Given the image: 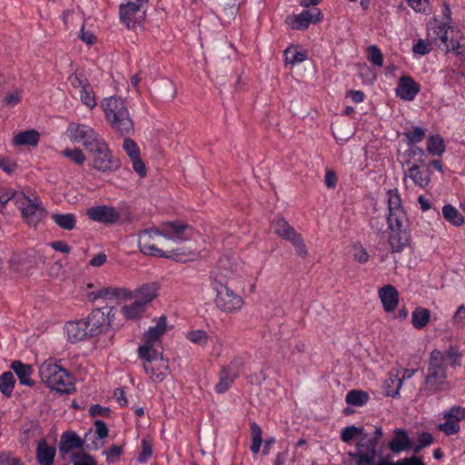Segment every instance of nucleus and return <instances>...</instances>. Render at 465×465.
<instances>
[{
	"label": "nucleus",
	"mask_w": 465,
	"mask_h": 465,
	"mask_svg": "<svg viewBox=\"0 0 465 465\" xmlns=\"http://www.w3.org/2000/svg\"><path fill=\"white\" fill-rule=\"evenodd\" d=\"M156 236H163L173 242L180 243L184 241H193L196 242L201 234L192 226L181 221L167 222L162 223L158 228H149L138 232V245L140 251L146 255L171 258L176 261H187L196 257L199 250L196 246L179 247L173 249L169 253H165L162 249L157 248L152 243V240Z\"/></svg>",
	"instance_id": "f257e3e1"
},
{
	"label": "nucleus",
	"mask_w": 465,
	"mask_h": 465,
	"mask_svg": "<svg viewBox=\"0 0 465 465\" xmlns=\"http://www.w3.org/2000/svg\"><path fill=\"white\" fill-rule=\"evenodd\" d=\"M102 107L106 121L115 133L122 136H129L134 133V122L124 99L115 95L104 98Z\"/></svg>",
	"instance_id": "f03ea898"
},
{
	"label": "nucleus",
	"mask_w": 465,
	"mask_h": 465,
	"mask_svg": "<svg viewBox=\"0 0 465 465\" xmlns=\"http://www.w3.org/2000/svg\"><path fill=\"white\" fill-rule=\"evenodd\" d=\"M212 288L215 292L213 302L219 311L224 313H235L242 308L244 303L242 297L231 289L223 277L214 275Z\"/></svg>",
	"instance_id": "7ed1b4c3"
},
{
	"label": "nucleus",
	"mask_w": 465,
	"mask_h": 465,
	"mask_svg": "<svg viewBox=\"0 0 465 465\" xmlns=\"http://www.w3.org/2000/svg\"><path fill=\"white\" fill-rule=\"evenodd\" d=\"M39 375L42 381L51 390L60 393H70L74 390L73 377L56 363L44 362L39 368Z\"/></svg>",
	"instance_id": "20e7f679"
},
{
	"label": "nucleus",
	"mask_w": 465,
	"mask_h": 465,
	"mask_svg": "<svg viewBox=\"0 0 465 465\" xmlns=\"http://www.w3.org/2000/svg\"><path fill=\"white\" fill-rule=\"evenodd\" d=\"M387 224L390 229L389 243L393 252H401L408 246L410 234L408 218L403 209L389 213Z\"/></svg>",
	"instance_id": "39448f33"
},
{
	"label": "nucleus",
	"mask_w": 465,
	"mask_h": 465,
	"mask_svg": "<svg viewBox=\"0 0 465 465\" xmlns=\"http://www.w3.org/2000/svg\"><path fill=\"white\" fill-rule=\"evenodd\" d=\"M139 357L143 360V368L153 382H161L168 374L167 361L154 348V344L144 343L138 349Z\"/></svg>",
	"instance_id": "423d86ee"
},
{
	"label": "nucleus",
	"mask_w": 465,
	"mask_h": 465,
	"mask_svg": "<svg viewBox=\"0 0 465 465\" xmlns=\"http://www.w3.org/2000/svg\"><path fill=\"white\" fill-rule=\"evenodd\" d=\"M447 385V373L443 353L439 350H433L429 359L425 387L431 393H435L445 390Z\"/></svg>",
	"instance_id": "0eeeda50"
},
{
	"label": "nucleus",
	"mask_w": 465,
	"mask_h": 465,
	"mask_svg": "<svg viewBox=\"0 0 465 465\" xmlns=\"http://www.w3.org/2000/svg\"><path fill=\"white\" fill-rule=\"evenodd\" d=\"M428 36L431 43L447 53L455 51L457 54H460L462 52L460 31L455 28H447L443 24L435 25L428 29Z\"/></svg>",
	"instance_id": "6e6552de"
},
{
	"label": "nucleus",
	"mask_w": 465,
	"mask_h": 465,
	"mask_svg": "<svg viewBox=\"0 0 465 465\" xmlns=\"http://www.w3.org/2000/svg\"><path fill=\"white\" fill-rule=\"evenodd\" d=\"M5 193L15 194L12 199H15L24 219L29 225L36 226V224L45 218V210L38 197L31 199L25 193H16L11 191H5Z\"/></svg>",
	"instance_id": "1a4fd4ad"
},
{
	"label": "nucleus",
	"mask_w": 465,
	"mask_h": 465,
	"mask_svg": "<svg viewBox=\"0 0 465 465\" xmlns=\"http://www.w3.org/2000/svg\"><path fill=\"white\" fill-rule=\"evenodd\" d=\"M272 228L281 238L292 242L298 256L306 258L308 250L300 233L292 227L284 218H277L272 222Z\"/></svg>",
	"instance_id": "9d476101"
},
{
	"label": "nucleus",
	"mask_w": 465,
	"mask_h": 465,
	"mask_svg": "<svg viewBox=\"0 0 465 465\" xmlns=\"http://www.w3.org/2000/svg\"><path fill=\"white\" fill-rule=\"evenodd\" d=\"M94 168L101 172L114 171L119 168L120 162L112 156L105 142L88 151Z\"/></svg>",
	"instance_id": "9b49d317"
},
{
	"label": "nucleus",
	"mask_w": 465,
	"mask_h": 465,
	"mask_svg": "<svg viewBox=\"0 0 465 465\" xmlns=\"http://www.w3.org/2000/svg\"><path fill=\"white\" fill-rule=\"evenodd\" d=\"M68 130L71 134V139L75 142H82L87 152L104 142L92 127L86 124L73 123L70 124Z\"/></svg>",
	"instance_id": "f8f14e48"
},
{
	"label": "nucleus",
	"mask_w": 465,
	"mask_h": 465,
	"mask_svg": "<svg viewBox=\"0 0 465 465\" xmlns=\"http://www.w3.org/2000/svg\"><path fill=\"white\" fill-rule=\"evenodd\" d=\"M242 365V360L236 358L227 366H223L222 368L219 381L215 385V391L217 393H223L231 387L233 381L238 378Z\"/></svg>",
	"instance_id": "ddd939ff"
},
{
	"label": "nucleus",
	"mask_w": 465,
	"mask_h": 465,
	"mask_svg": "<svg viewBox=\"0 0 465 465\" xmlns=\"http://www.w3.org/2000/svg\"><path fill=\"white\" fill-rule=\"evenodd\" d=\"M112 311L113 307H104L94 309L91 312L85 321L90 336H96L108 328L111 323L109 316Z\"/></svg>",
	"instance_id": "4468645a"
},
{
	"label": "nucleus",
	"mask_w": 465,
	"mask_h": 465,
	"mask_svg": "<svg viewBox=\"0 0 465 465\" xmlns=\"http://www.w3.org/2000/svg\"><path fill=\"white\" fill-rule=\"evenodd\" d=\"M86 215L91 221L104 224H114L120 219L117 210L109 205L90 207L86 210Z\"/></svg>",
	"instance_id": "2eb2a0df"
},
{
	"label": "nucleus",
	"mask_w": 465,
	"mask_h": 465,
	"mask_svg": "<svg viewBox=\"0 0 465 465\" xmlns=\"http://www.w3.org/2000/svg\"><path fill=\"white\" fill-rule=\"evenodd\" d=\"M145 10L140 5L126 2L120 5V19L128 27L134 28L135 25L144 20Z\"/></svg>",
	"instance_id": "dca6fc26"
},
{
	"label": "nucleus",
	"mask_w": 465,
	"mask_h": 465,
	"mask_svg": "<svg viewBox=\"0 0 465 465\" xmlns=\"http://www.w3.org/2000/svg\"><path fill=\"white\" fill-rule=\"evenodd\" d=\"M322 18V13L319 8L303 11L298 15H290L286 18V23L292 29L304 30L309 27L311 23H317Z\"/></svg>",
	"instance_id": "f3484780"
},
{
	"label": "nucleus",
	"mask_w": 465,
	"mask_h": 465,
	"mask_svg": "<svg viewBox=\"0 0 465 465\" xmlns=\"http://www.w3.org/2000/svg\"><path fill=\"white\" fill-rule=\"evenodd\" d=\"M377 446L374 440H371L367 435L362 436L357 442L356 450L360 451L365 465H371L375 461L378 456Z\"/></svg>",
	"instance_id": "a211bd4d"
},
{
	"label": "nucleus",
	"mask_w": 465,
	"mask_h": 465,
	"mask_svg": "<svg viewBox=\"0 0 465 465\" xmlns=\"http://www.w3.org/2000/svg\"><path fill=\"white\" fill-rule=\"evenodd\" d=\"M379 297L386 312L395 311L399 303V292L393 285L387 284L381 288Z\"/></svg>",
	"instance_id": "6ab92c4d"
},
{
	"label": "nucleus",
	"mask_w": 465,
	"mask_h": 465,
	"mask_svg": "<svg viewBox=\"0 0 465 465\" xmlns=\"http://www.w3.org/2000/svg\"><path fill=\"white\" fill-rule=\"evenodd\" d=\"M420 91V85L410 76H401L399 80V85L396 94L399 97L411 101Z\"/></svg>",
	"instance_id": "aec40b11"
},
{
	"label": "nucleus",
	"mask_w": 465,
	"mask_h": 465,
	"mask_svg": "<svg viewBox=\"0 0 465 465\" xmlns=\"http://www.w3.org/2000/svg\"><path fill=\"white\" fill-rule=\"evenodd\" d=\"M90 300L94 301L97 299L112 300L120 298H131L132 292L124 288L117 287H104L97 292L88 294Z\"/></svg>",
	"instance_id": "412c9836"
},
{
	"label": "nucleus",
	"mask_w": 465,
	"mask_h": 465,
	"mask_svg": "<svg viewBox=\"0 0 465 465\" xmlns=\"http://www.w3.org/2000/svg\"><path fill=\"white\" fill-rule=\"evenodd\" d=\"M159 285L156 282H148L143 284L132 292V297L147 306L153 300L158 296Z\"/></svg>",
	"instance_id": "4be33fe9"
},
{
	"label": "nucleus",
	"mask_w": 465,
	"mask_h": 465,
	"mask_svg": "<svg viewBox=\"0 0 465 465\" xmlns=\"http://www.w3.org/2000/svg\"><path fill=\"white\" fill-rule=\"evenodd\" d=\"M10 367L15 371L21 384L29 387L35 385V381L32 379L33 368L30 364H25L20 361H14Z\"/></svg>",
	"instance_id": "5701e85b"
},
{
	"label": "nucleus",
	"mask_w": 465,
	"mask_h": 465,
	"mask_svg": "<svg viewBox=\"0 0 465 465\" xmlns=\"http://www.w3.org/2000/svg\"><path fill=\"white\" fill-rule=\"evenodd\" d=\"M407 177L411 178L415 185L425 188L430 182V172L426 170H420L419 165L412 164L405 173L404 181Z\"/></svg>",
	"instance_id": "b1692460"
},
{
	"label": "nucleus",
	"mask_w": 465,
	"mask_h": 465,
	"mask_svg": "<svg viewBox=\"0 0 465 465\" xmlns=\"http://www.w3.org/2000/svg\"><path fill=\"white\" fill-rule=\"evenodd\" d=\"M68 340L71 342L83 341L89 333L85 321L68 322L65 326Z\"/></svg>",
	"instance_id": "393cba45"
},
{
	"label": "nucleus",
	"mask_w": 465,
	"mask_h": 465,
	"mask_svg": "<svg viewBox=\"0 0 465 465\" xmlns=\"http://www.w3.org/2000/svg\"><path fill=\"white\" fill-rule=\"evenodd\" d=\"M411 447V440L407 432L401 429L394 430V435L388 444V448L394 453H399Z\"/></svg>",
	"instance_id": "a878e982"
},
{
	"label": "nucleus",
	"mask_w": 465,
	"mask_h": 465,
	"mask_svg": "<svg viewBox=\"0 0 465 465\" xmlns=\"http://www.w3.org/2000/svg\"><path fill=\"white\" fill-rule=\"evenodd\" d=\"M83 444L84 441L76 433L73 431H66L61 436L59 451L64 455L74 449L81 448Z\"/></svg>",
	"instance_id": "bb28decb"
},
{
	"label": "nucleus",
	"mask_w": 465,
	"mask_h": 465,
	"mask_svg": "<svg viewBox=\"0 0 465 465\" xmlns=\"http://www.w3.org/2000/svg\"><path fill=\"white\" fill-rule=\"evenodd\" d=\"M166 317L161 316L156 325L149 328V330L143 335L144 343L154 344L160 337L166 331Z\"/></svg>",
	"instance_id": "cd10ccee"
},
{
	"label": "nucleus",
	"mask_w": 465,
	"mask_h": 465,
	"mask_svg": "<svg viewBox=\"0 0 465 465\" xmlns=\"http://www.w3.org/2000/svg\"><path fill=\"white\" fill-rule=\"evenodd\" d=\"M55 453V448L48 446L45 440L38 443L36 458L40 465H53Z\"/></svg>",
	"instance_id": "c85d7f7f"
},
{
	"label": "nucleus",
	"mask_w": 465,
	"mask_h": 465,
	"mask_svg": "<svg viewBox=\"0 0 465 465\" xmlns=\"http://www.w3.org/2000/svg\"><path fill=\"white\" fill-rule=\"evenodd\" d=\"M53 222L61 229L72 231L76 225V217L74 213H53Z\"/></svg>",
	"instance_id": "c756f323"
},
{
	"label": "nucleus",
	"mask_w": 465,
	"mask_h": 465,
	"mask_svg": "<svg viewBox=\"0 0 465 465\" xmlns=\"http://www.w3.org/2000/svg\"><path fill=\"white\" fill-rule=\"evenodd\" d=\"M39 133L35 130L20 132L14 138V143L17 145H32L35 146L39 142Z\"/></svg>",
	"instance_id": "7c9ffc66"
},
{
	"label": "nucleus",
	"mask_w": 465,
	"mask_h": 465,
	"mask_svg": "<svg viewBox=\"0 0 465 465\" xmlns=\"http://www.w3.org/2000/svg\"><path fill=\"white\" fill-rule=\"evenodd\" d=\"M430 318V312L428 309L422 307H417L411 315V323L416 329L424 328Z\"/></svg>",
	"instance_id": "2f4dec72"
},
{
	"label": "nucleus",
	"mask_w": 465,
	"mask_h": 465,
	"mask_svg": "<svg viewBox=\"0 0 465 465\" xmlns=\"http://www.w3.org/2000/svg\"><path fill=\"white\" fill-rule=\"evenodd\" d=\"M146 306L141 302L135 301L128 305H124L122 308L124 315L129 320H134L141 317L145 311Z\"/></svg>",
	"instance_id": "473e14b6"
},
{
	"label": "nucleus",
	"mask_w": 465,
	"mask_h": 465,
	"mask_svg": "<svg viewBox=\"0 0 465 465\" xmlns=\"http://www.w3.org/2000/svg\"><path fill=\"white\" fill-rule=\"evenodd\" d=\"M15 379L11 371H5L0 376V391L7 398L12 396Z\"/></svg>",
	"instance_id": "72a5a7b5"
},
{
	"label": "nucleus",
	"mask_w": 465,
	"mask_h": 465,
	"mask_svg": "<svg viewBox=\"0 0 465 465\" xmlns=\"http://www.w3.org/2000/svg\"><path fill=\"white\" fill-rule=\"evenodd\" d=\"M442 215L446 221L456 226H460L464 223V218L461 213L450 204L443 206Z\"/></svg>",
	"instance_id": "f704fd0d"
},
{
	"label": "nucleus",
	"mask_w": 465,
	"mask_h": 465,
	"mask_svg": "<svg viewBox=\"0 0 465 465\" xmlns=\"http://www.w3.org/2000/svg\"><path fill=\"white\" fill-rule=\"evenodd\" d=\"M427 150L432 155H441L445 151L443 138L439 134L430 136L428 140Z\"/></svg>",
	"instance_id": "c9c22d12"
},
{
	"label": "nucleus",
	"mask_w": 465,
	"mask_h": 465,
	"mask_svg": "<svg viewBox=\"0 0 465 465\" xmlns=\"http://www.w3.org/2000/svg\"><path fill=\"white\" fill-rule=\"evenodd\" d=\"M369 400L367 392L360 390H352L346 395L345 401L348 404L353 406H362Z\"/></svg>",
	"instance_id": "e433bc0d"
},
{
	"label": "nucleus",
	"mask_w": 465,
	"mask_h": 465,
	"mask_svg": "<svg viewBox=\"0 0 465 465\" xmlns=\"http://www.w3.org/2000/svg\"><path fill=\"white\" fill-rule=\"evenodd\" d=\"M186 338L192 343L203 347L207 344L210 337L203 330H194L188 331Z\"/></svg>",
	"instance_id": "4c0bfd02"
},
{
	"label": "nucleus",
	"mask_w": 465,
	"mask_h": 465,
	"mask_svg": "<svg viewBox=\"0 0 465 465\" xmlns=\"http://www.w3.org/2000/svg\"><path fill=\"white\" fill-rule=\"evenodd\" d=\"M80 99L82 103L90 109L96 106L97 103L91 84H88L85 88L80 91Z\"/></svg>",
	"instance_id": "58836bf2"
},
{
	"label": "nucleus",
	"mask_w": 465,
	"mask_h": 465,
	"mask_svg": "<svg viewBox=\"0 0 465 465\" xmlns=\"http://www.w3.org/2000/svg\"><path fill=\"white\" fill-rule=\"evenodd\" d=\"M447 420L438 425V430L443 432L446 436L456 434L460 431V427L457 420L453 419L445 418Z\"/></svg>",
	"instance_id": "ea45409f"
},
{
	"label": "nucleus",
	"mask_w": 465,
	"mask_h": 465,
	"mask_svg": "<svg viewBox=\"0 0 465 465\" xmlns=\"http://www.w3.org/2000/svg\"><path fill=\"white\" fill-rule=\"evenodd\" d=\"M285 62L286 64H291L292 65L302 63L306 60L307 55L303 52H299L294 49L287 48L284 51Z\"/></svg>",
	"instance_id": "a19ab883"
},
{
	"label": "nucleus",
	"mask_w": 465,
	"mask_h": 465,
	"mask_svg": "<svg viewBox=\"0 0 465 465\" xmlns=\"http://www.w3.org/2000/svg\"><path fill=\"white\" fill-rule=\"evenodd\" d=\"M367 59L376 66H382L383 55L377 45H370L367 48Z\"/></svg>",
	"instance_id": "79ce46f5"
},
{
	"label": "nucleus",
	"mask_w": 465,
	"mask_h": 465,
	"mask_svg": "<svg viewBox=\"0 0 465 465\" xmlns=\"http://www.w3.org/2000/svg\"><path fill=\"white\" fill-rule=\"evenodd\" d=\"M403 134L408 139L409 144H414L424 139L425 132L422 128L415 126L412 131L405 132Z\"/></svg>",
	"instance_id": "37998d69"
},
{
	"label": "nucleus",
	"mask_w": 465,
	"mask_h": 465,
	"mask_svg": "<svg viewBox=\"0 0 465 465\" xmlns=\"http://www.w3.org/2000/svg\"><path fill=\"white\" fill-rule=\"evenodd\" d=\"M71 460L74 465H96L95 460L90 455L84 452L72 453Z\"/></svg>",
	"instance_id": "c03bdc74"
},
{
	"label": "nucleus",
	"mask_w": 465,
	"mask_h": 465,
	"mask_svg": "<svg viewBox=\"0 0 465 465\" xmlns=\"http://www.w3.org/2000/svg\"><path fill=\"white\" fill-rule=\"evenodd\" d=\"M388 208L389 213L394 212L398 209H403L401 206V200L397 191L390 190L388 192Z\"/></svg>",
	"instance_id": "a18cd8bd"
},
{
	"label": "nucleus",
	"mask_w": 465,
	"mask_h": 465,
	"mask_svg": "<svg viewBox=\"0 0 465 465\" xmlns=\"http://www.w3.org/2000/svg\"><path fill=\"white\" fill-rule=\"evenodd\" d=\"M362 434V429L355 427L354 425L344 428L341 433V439L344 442L351 441L357 435Z\"/></svg>",
	"instance_id": "49530a36"
},
{
	"label": "nucleus",
	"mask_w": 465,
	"mask_h": 465,
	"mask_svg": "<svg viewBox=\"0 0 465 465\" xmlns=\"http://www.w3.org/2000/svg\"><path fill=\"white\" fill-rule=\"evenodd\" d=\"M63 154L69 158L72 162L76 164H82L85 161V156L80 149L69 150L66 149L63 151Z\"/></svg>",
	"instance_id": "de8ad7c7"
},
{
	"label": "nucleus",
	"mask_w": 465,
	"mask_h": 465,
	"mask_svg": "<svg viewBox=\"0 0 465 465\" xmlns=\"http://www.w3.org/2000/svg\"><path fill=\"white\" fill-rule=\"evenodd\" d=\"M22 91L19 89L15 90L12 93L7 94L3 99L5 105L14 107L21 102Z\"/></svg>",
	"instance_id": "09e8293b"
},
{
	"label": "nucleus",
	"mask_w": 465,
	"mask_h": 465,
	"mask_svg": "<svg viewBox=\"0 0 465 465\" xmlns=\"http://www.w3.org/2000/svg\"><path fill=\"white\" fill-rule=\"evenodd\" d=\"M370 225L372 231L377 234L385 232L386 222L383 216L378 215L371 217Z\"/></svg>",
	"instance_id": "8fccbe9b"
},
{
	"label": "nucleus",
	"mask_w": 465,
	"mask_h": 465,
	"mask_svg": "<svg viewBox=\"0 0 465 465\" xmlns=\"http://www.w3.org/2000/svg\"><path fill=\"white\" fill-rule=\"evenodd\" d=\"M433 441V437L429 432H422L418 437V444L414 447L413 451L418 453L423 448L430 445Z\"/></svg>",
	"instance_id": "3c124183"
},
{
	"label": "nucleus",
	"mask_w": 465,
	"mask_h": 465,
	"mask_svg": "<svg viewBox=\"0 0 465 465\" xmlns=\"http://www.w3.org/2000/svg\"><path fill=\"white\" fill-rule=\"evenodd\" d=\"M123 146L130 159H133L140 155V150L134 140L125 138Z\"/></svg>",
	"instance_id": "603ef678"
},
{
	"label": "nucleus",
	"mask_w": 465,
	"mask_h": 465,
	"mask_svg": "<svg viewBox=\"0 0 465 465\" xmlns=\"http://www.w3.org/2000/svg\"><path fill=\"white\" fill-rule=\"evenodd\" d=\"M408 5L418 13H427L430 11L429 0H405Z\"/></svg>",
	"instance_id": "864d4df0"
},
{
	"label": "nucleus",
	"mask_w": 465,
	"mask_h": 465,
	"mask_svg": "<svg viewBox=\"0 0 465 465\" xmlns=\"http://www.w3.org/2000/svg\"><path fill=\"white\" fill-rule=\"evenodd\" d=\"M69 81L74 88L79 89L80 91L85 88V86H87L88 84H90L85 77L78 74H72L69 77Z\"/></svg>",
	"instance_id": "5fc2aeb1"
},
{
	"label": "nucleus",
	"mask_w": 465,
	"mask_h": 465,
	"mask_svg": "<svg viewBox=\"0 0 465 465\" xmlns=\"http://www.w3.org/2000/svg\"><path fill=\"white\" fill-rule=\"evenodd\" d=\"M123 453V448L121 446L113 445L106 451V460L109 462H115L120 460Z\"/></svg>",
	"instance_id": "6e6d98bb"
},
{
	"label": "nucleus",
	"mask_w": 465,
	"mask_h": 465,
	"mask_svg": "<svg viewBox=\"0 0 465 465\" xmlns=\"http://www.w3.org/2000/svg\"><path fill=\"white\" fill-rule=\"evenodd\" d=\"M443 417L453 419L459 423L460 420L465 419V409L460 407H452L444 414Z\"/></svg>",
	"instance_id": "4d7b16f0"
},
{
	"label": "nucleus",
	"mask_w": 465,
	"mask_h": 465,
	"mask_svg": "<svg viewBox=\"0 0 465 465\" xmlns=\"http://www.w3.org/2000/svg\"><path fill=\"white\" fill-rule=\"evenodd\" d=\"M352 255L355 261L360 263H365L369 260V254L367 251L362 246H353L352 248Z\"/></svg>",
	"instance_id": "13d9d810"
},
{
	"label": "nucleus",
	"mask_w": 465,
	"mask_h": 465,
	"mask_svg": "<svg viewBox=\"0 0 465 465\" xmlns=\"http://www.w3.org/2000/svg\"><path fill=\"white\" fill-rule=\"evenodd\" d=\"M153 454L152 444L146 440L142 441V451L138 456L140 462H145Z\"/></svg>",
	"instance_id": "bf43d9fd"
},
{
	"label": "nucleus",
	"mask_w": 465,
	"mask_h": 465,
	"mask_svg": "<svg viewBox=\"0 0 465 465\" xmlns=\"http://www.w3.org/2000/svg\"><path fill=\"white\" fill-rule=\"evenodd\" d=\"M0 465H24V463L20 459L14 457L10 452H1Z\"/></svg>",
	"instance_id": "052dcab7"
},
{
	"label": "nucleus",
	"mask_w": 465,
	"mask_h": 465,
	"mask_svg": "<svg viewBox=\"0 0 465 465\" xmlns=\"http://www.w3.org/2000/svg\"><path fill=\"white\" fill-rule=\"evenodd\" d=\"M415 371H416L415 370L405 369L403 371V374H402L401 378H398L396 375L395 381H397V390L395 391L388 392V394L391 396H394L395 394H397L401 384H402L403 380L411 379L414 375Z\"/></svg>",
	"instance_id": "680f3d73"
},
{
	"label": "nucleus",
	"mask_w": 465,
	"mask_h": 465,
	"mask_svg": "<svg viewBox=\"0 0 465 465\" xmlns=\"http://www.w3.org/2000/svg\"><path fill=\"white\" fill-rule=\"evenodd\" d=\"M131 161H132V163H133L134 170L141 177H144L146 175V168H145V165H144L143 162L142 161L140 155L131 159Z\"/></svg>",
	"instance_id": "e2e57ef3"
},
{
	"label": "nucleus",
	"mask_w": 465,
	"mask_h": 465,
	"mask_svg": "<svg viewBox=\"0 0 465 465\" xmlns=\"http://www.w3.org/2000/svg\"><path fill=\"white\" fill-rule=\"evenodd\" d=\"M89 413L91 416H104L107 417L110 414V410L106 407H103L99 404L92 405L89 409Z\"/></svg>",
	"instance_id": "0e129e2a"
},
{
	"label": "nucleus",
	"mask_w": 465,
	"mask_h": 465,
	"mask_svg": "<svg viewBox=\"0 0 465 465\" xmlns=\"http://www.w3.org/2000/svg\"><path fill=\"white\" fill-rule=\"evenodd\" d=\"M430 44L428 42H425L424 40L420 39L417 44L413 46V52L415 54H419L421 55H424L430 51Z\"/></svg>",
	"instance_id": "69168bd1"
},
{
	"label": "nucleus",
	"mask_w": 465,
	"mask_h": 465,
	"mask_svg": "<svg viewBox=\"0 0 465 465\" xmlns=\"http://www.w3.org/2000/svg\"><path fill=\"white\" fill-rule=\"evenodd\" d=\"M94 426H95V432L99 439H104V438L107 437L108 429H107L105 422H104L101 420H97L94 422Z\"/></svg>",
	"instance_id": "338daca9"
},
{
	"label": "nucleus",
	"mask_w": 465,
	"mask_h": 465,
	"mask_svg": "<svg viewBox=\"0 0 465 465\" xmlns=\"http://www.w3.org/2000/svg\"><path fill=\"white\" fill-rule=\"evenodd\" d=\"M395 465H425L420 459L416 456L406 458L403 460H399L395 462Z\"/></svg>",
	"instance_id": "774afa93"
}]
</instances>
